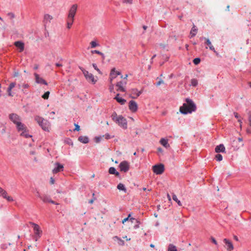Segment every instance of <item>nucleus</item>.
I'll return each instance as SVG.
<instances>
[{"instance_id": "obj_1", "label": "nucleus", "mask_w": 251, "mask_h": 251, "mask_svg": "<svg viewBox=\"0 0 251 251\" xmlns=\"http://www.w3.org/2000/svg\"><path fill=\"white\" fill-rule=\"evenodd\" d=\"M185 101L186 103H183L182 106L179 108L180 112L183 114H187V113H191L196 111V104L191 100L186 99Z\"/></svg>"}, {"instance_id": "obj_2", "label": "nucleus", "mask_w": 251, "mask_h": 251, "mask_svg": "<svg viewBox=\"0 0 251 251\" xmlns=\"http://www.w3.org/2000/svg\"><path fill=\"white\" fill-rule=\"evenodd\" d=\"M34 120L43 130L46 131H50V124L48 120L39 116H35Z\"/></svg>"}, {"instance_id": "obj_3", "label": "nucleus", "mask_w": 251, "mask_h": 251, "mask_svg": "<svg viewBox=\"0 0 251 251\" xmlns=\"http://www.w3.org/2000/svg\"><path fill=\"white\" fill-rule=\"evenodd\" d=\"M112 118L113 121L117 123L119 126L124 129H126L127 124L126 120L122 116H117L116 113H114L112 115Z\"/></svg>"}, {"instance_id": "obj_4", "label": "nucleus", "mask_w": 251, "mask_h": 251, "mask_svg": "<svg viewBox=\"0 0 251 251\" xmlns=\"http://www.w3.org/2000/svg\"><path fill=\"white\" fill-rule=\"evenodd\" d=\"M152 171L156 175H161L164 171V166L162 164L154 165L152 166Z\"/></svg>"}, {"instance_id": "obj_5", "label": "nucleus", "mask_w": 251, "mask_h": 251, "mask_svg": "<svg viewBox=\"0 0 251 251\" xmlns=\"http://www.w3.org/2000/svg\"><path fill=\"white\" fill-rule=\"evenodd\" d=\"M77 8V5L76 4H73L71 7V8L69 10V11L68 15V17L69 18H72V19H74L75 15L76 12Z\"/></svg>"}, {"instance_id": "obj_6", "label": "nucleus", "mask_w": 251, "mask_h": 251, "mask_svg": "<svg viewBox=\"0 0 251 251\" xmlns=\"http://www.w3.org/2000/svg\"><path fill=\"white\" fill-rule=\"evenodd\" d=\"M10 120L16 125L21 121V118L16 114H10L9 116Z\"/></svg>"}, {"instance_id": "obj_7", "label": "nucleus", "mask_w": 251, "mask_h": 251, "mask_svg": "<svg viewBox=\"0 0 251 251\" xmlns=\"http://www.w3.org/2000/svg\"><path fill=\"white\" fill-rule=\"evenodd\" d=\"M119 167L121 171L126 172L129 169V164L127 161H124L120 163Z\"/></svg>"}, {"instance_id": "obj_8", "label": "nucleus", "mask_w": 251, "mask_h": 251, "mask_svg": "<svg viewBox=\"0 0 251 251\" xmlns=\"http://www.w3.org/2000/svg\"><path fill=\"white\" fill-rule=\"evenodd\" d=\"M128 108L132 112L135 113L137 111L138 104L136 101L130 100L128 103Z\"/></svg>"}, {"instance_id": "obj_9", "label": "nucleus", "mask_w": 251, "mask_h": 251, "mask_svg": "<svg viewBox=\"0 0 251 251\" xmlns=\"http://www.w3.org/2000/svg\"><path fill=\"white\" fill-rule=\"evenodd\" d=\"M54 165L55 167L52 170L53 174H56L63 171L64 166L62 164H61L58 162H56L55 163Z\"/></svg>"}, {"instance_id": "obj_10", "label": "nucleus", "mask_w": 251, "mask_h": 251, "mask_svg": "<svg viewBox=\"0 0 251 251\" xmlns=\"http://www.w3.org/2000/svg\"><path fill=\"white\" fill-rule=\"evenodd\" d=\"M0 196L2 197L4 199H5L8 201H13L14 200L13 198L7 195V193L4 189L0 187Z\"/></svg>"}, {"instance_id": "obj_11", "label": "nucleus", "mask_w": 251, "mask_h": 251, "mask_svg": "<svg viewBox=\"0 0 251 251\" xmlns=\"http://www.w3.org/2000/svg\"><path fill=\"white\" fill-rule=\"evenodd\" d=\"M30 224L33 227L35 234L37 236L38 238H39L42 232L40 229L39 226L34 223H30Z\"/></svg>"}, {"instance_id": "obj_12", "label": "nucleus", "mask_w": 251, "mask_h": 251, "mask_svg": "<svg viewBox=\"0 0 251 251\" xmlns=\"http://www.w3.org/2000/svg\"><path fill=\"white\" fill-rule=\"evenodd\" d=\"M223 241L226 244L225 247L227 251H231L234 249L233 245L230 241L226 238H225Z\"/></svg>"}, {"instance_id": "obj_13", "label": "nucleus", "mask_w": 251, "mask_h": 251, "mask_svg": "<svg viewBox=\"0 0 251 251\" xmlns=\"http://www.w3.org/2000/svg\"><path fill=\"white\" fill-rule=\"evenodd\" d=\"M83 73L85 78L88 81L92 82H94V77L93 76V74L89 73L88 71L86 70L83 71Z\"/></svg>"}, {"instance_id": "obj_14", "label": "nucleus", "mask_w": 251, "mask_h": 251, "mask_svg": "<svg viewBox=\"0 0 251 251\" xmlns=\"http://www.w3.org/2000/svg\"><path fill=\"white\" fill-rule=\"evenodd\" d=\"M36 82L39 84H44L46 85H48L47 82L42 77H41L39 75L36 73L34 74Z\"/></svg>"}, {"instance_id": "obj_15", "label": "nucleus", "mask_w": 251, "mask_h": 251, "mask_svg": "<svg viewBox=\"0 0 251 251\" xmlns=\"http://www.w3.org/2000/svg\"><path fill=\"white\" fill-rule=\"evenodd\" d=\"M16 127L19 132H23L24 131H27V127L23 124L21 121L16 125Z\"/></svg>"}, {"instance_id": "obj_16", "label": "nucleus", "mask_w": 251, "mask_h": 251, "mask_svg": "<svg viewBox=\"0 0 251 251\" xmlns=\"http://www.w3.org/2000/svg\"><path fill=\"white\" fill-rule=\"evenodd\" d=\"M53 17L51 15L48 14H46L44 16V19L43 22L44 24L46 25L48 23H50Z\"/></svg>"}, {"instance_id": "obj_17", "label": "nucleus", "mask_w": 251, "mask_h": 251, "mask_svg": "<svg viewBox=\"0 0 251 251\" xmlns=\"http://www.w3.org/2000/svg\"><path fill=\"white\" fill-rule=\"evenodd\" d=\"M126 84V82H123L122 81L118 82L116 84V87H118L117 91H120L121 92H125L126 90L124 88V85H125Z\"/></svg>"}, {"instance_id": "obj_18", "label": "nucleus", "mask_w": 251, "mask_h": 251, "mask_svg": "<svg viewBox=\"0 0 251 251\" xmlns=\"http://www.w3.org/2000/svg\"><path fill=\"white\" fill-rule=\"evenodd\" d=\"M131 93V98L132 99H136L141 94V92L140 91H138L136 89H132Z\"/></svg>"}, {"instance_id": "obj_19", "label": "nucleus", "mask_w": 251, "mask_h": 251, "mask_svg": "<svg viewBox=\"0 0 251 251\" xmlns=\"http://www.w3.org/2000/svg\"><path fill=\"white\" fill-rule=\"evenodd\" d=\"M14 45L20 49V51L22 52L24 50V43L21 41H16L14 43Z\"/></svg>"}, {"instance_id": "obj_20", "label": "nucleus", "mask_w": 251, "mask_h": 251, "mask_svg": "<svg viewBox=\"0 0 251 251\" xmlns=\"http://www.w3.org/2000/svg\"><path fill=\"white\" fill-rule=\"evenodd\" d=\"M103 138H105L106 139H108L110 138V135L108 134H106L104 135L100 136L95 138V142L99 143L100 142Z\"/></svg>"}, {"instance_id": "obj_21", "label": "nucleus", "mask_w": 251, "mask_h": 251, "mask_svg": "<svg viewBox=\"0 0 251 251\" xmlns=\"http://www.w3.org/2000/svg\"><path fill=\"white\" fill-rule=\"evenodd\" d=\"M202 38L204 39L206 41L205 44L208 46L209 49L214 52H216L215 48H214L213 46L212 45L211 42H210L209 39L208 38H206L205 37H204Z\"/></svg>"}, {"instance_id": "obj_22", "label": "nucleus", "mask_w": 251, "mask_h": 251, "mask_svg": "<svg viewBox=\"0 0 251 251\" xmlns=\"http://www.w3.org/2000/svg\"><path fill=\"white\" fill-rule=\"evenodd\" d=\"M215 151L216 152H224L225 151V148L223 144H220L215 148Z\"/></svg>"}, {"instance_id": "obj_23", "label": "nucleus", "mask_w": 251, "mask_h": 251, "mask_svg": "<svg viewBox=\"0 0 251 251\" xmlns=\"http://www.w3.org/2000/svg\"><path fill=\"white\" fill-rule=\"evenodd\" d=\"M78 140L84 144H86L89 142V138L87 136H81L78 137Z\"/></svg>"}, {"instance_id": "obj_24", "label": "nucleus", "mask_w": 251, "mask_h": 251, "mask_svg": "<svg viewBox=\"0 0 251 251\" xmlns=\"http://www.w3.org/2000/svg\"><path fill=\"white\" fill-rule=\"evenodd\" d=\"M160 143L161 144L162 146H163L164 147L167 148L170 147L169 144H168V141L167 139H165L164 138H162L160 141Z\"/></svg>"}, {"instance_id": "obj_25", "label": "nucleus", "mask_w": 251, "mask_h": 251, "mask_svg": "<svg viewBox=\"0 0 251 251\" xmlns=\"http://www.w3.org/2000/svg\"><path fill=\"white\" fill-rule=\"evenodd\" d=\"M95 54H98V55H99L100 57H99V59L102 62H103L104 59H105V56L104 55V54L100 51H98V50H95Z\"/></svg>"}, {"instance_id": "obj_26", "label": "nucleus", "mask_w": 251, "mask_h": 251, "mask_svg": "<svg viewBox=\"0 0 251 251\" xmlns=\"http://www.w3.org/2000/svg\"><path fill=\"white\" fill-rule=\"evenodd\" d=\"M109 173L112 175H115L117 176H118L120 175L119 173L116 171L114 167H110L109 169Z\"/></svg>"}, {"instance_id": "obj_27", "label": "nucleus", "mask_w": 251, "mask_h": 251, "mask_svg": "<svg viewBox=\"0 0 251 251\" xmlns=\"http://www.w3.org/2000/svg\"><path fill=\"white\" fill-rule=\"evenodd\" d=\"M38 196L44 202H49L50 201V199L47 196H40L39 193H37Z\"/></svg>"}, {"instance_id": "obj_28", "label": "nucleus", "mask_w": 251, "mask_h": 251, "mask_svg": "<svg viewBox=\"0 0 251 251\" xmlns=\"http://www.w3.org/2000/svg\"><path fill=\"white\" fill-rule=\"evenodd\" d=\"M115 72V69L113 68L111 70V72L110 74V80L111 82H112V81L113 80V79H114L115 78H116L117 76Z\"/></svg>"}, {"instance_id": "obj_29", "label": "nucleus", "mask_w": 251, "mask_h": 251, "mask_svg": "<svg viewBox=\"0 0 251 251\" xmlns=\"http://www.w3.org/2000/svg\"><path fill=\"white\" fill-rule=\"evenodd\" d=\"M74 21V19L69 18L68 17L67 18V28L68 29L71 28L72 25L73 24Z\"/></svg>"}, {"instance_id": "obj_30", "label": "nucleus", "mask_w": 251, "mask_h": 251, "mask_svg": "<svg viewBox=\"0 0 251 251\" xmlns=\"http://www.w3.org/2000/svg\"><path fill=\"white\" fill-rule=\"evenodd\" d=\"M198 31V29L196 28V26L194 25L193 27L192 28L191 31H190V36L191 37H193L195 36Z\"/></svg>"}, {"instance_id": "obj_31", "label": "nucleus", "mask_w": 251, "mask_h": 251, "mask_svg": "<svg viewBox=\"0 0 251 251\" xmlns=\"http://www.w3.org/2000/svg\"><path fill=\"white\" fill-rule=\"evenodd\" d=\"M172 198L174 201H175L176 202H177V203L178 204V205L179 206L182 205L181 202H180V201L179 200H178L177 196L175 194H174L173 195Z\"/></svg>"}, {"instance_id": "obj_32", "label": "nucleus", "mask_w": 251, "mask_h": 251, "mask_svg": "<svg viewBox=\"0 0 251 251\" xmlns=\"http://www.w3.org/2000/svg\"><path fill=\"white\" fill-rule=\"evenodd\" d=\"M168 251H177L176 248L175 246H174L173 244H170L168 249Z\"/></svg>"}, {"instance_id": "obj_33", "label": "nucleus", "mask_w": 251, "mask_h": 251, "mask_svg": "<svg viewBox=\"0 0 251 251\" xmlns=\"http://www.w3.org/2000/svg\"><path fill=\"white\" fill-rule=\"evenodd\" d=\"M117 188L120 190L124 191L125 192H126V189L122 183H119L117 186Z\"/></svg>"}, {"instance_id": "obj_34", "label": "nucleus", "mask_w": 251, "mask_h": 251, "mask_svg": "<svg viewBox=\"0 0 251 251\" xmlns=\"http://www.w3.org/2000/svg\"><path fill=\"white\" fill-rule=\"evenodd\" d=\"M27 132H28V130L27 129V131H24L22 132L20 135H21V136H24L25 138L31 137V136L29 135Z\"/></svg>"}, {"instance_id": "obj_35", "label": "nucleus", "mask_w": 251, "mask_h": 251, "mask_svg": "<svg viewBox=\"0 0 251 251\" xmlns=\"http://www.w3.org/2000/svg\"><path fill=\"white\" fill-rule=\"evenodd\" d=\"M116 100L122 105L124 104L126 102V100L122 98H118Z\"/></svg>"}, {"instance_id": "obj_36", "label": "nucleus", "mask_w": 251, "mask_h": 251, "mask_svg": "<svg viewBox=\"0 0 251 251\" xmlns=\"http://www.w3.org/2000/svg\"><path fill=\"white\" fill-rule=\"evenodd\" d=\"M191 85L193 86H196L198 85V80L196 79L193 78L191 80Z\"/></svg>"}, {"instance_id": "obj_37", "label": "nucleus", "mask_w": 251, "mask_h": 251, "mask_svg": "<svg viewBox=\"0 0 251 251\" xmlns=\"http://www.w3.org/2000/svg\"><path fill=\"white\" fill-rule=\"evenodd\" d=\"M215 159L218 161H222L223 159V156L220 154H217L215 155Z\"/></svg>"}, {"instance_id": "obj_38", "label": "nucleus", "mask_w": 251, "mask_h": 251, "mask_svg": "<svg viewBox=\"0 0 251 251\" xmlns=\"http://www.w3.org/2000/svg\"><path fill=\"white\" fill-rule=\"evenodd\" d=\"M157 79H158L159 80L156 83V86H159L161 84H165V82H164V81L163 80H162L161 79H159L158 77L157 78Z\"/></svg>"}, {"instance_id": "obj_39", "label": "nucleus", "mask_w": 251, "mask_h": 251, "mask_svg": "<svg viewBox=\"0 0 251 251\" xmlns=\"http://www.w3.org/2000/svg\"><path fill=\"white\" fill-rule=\"evenodd\" d=\"M49 95L50 92L47 91L44 93V94L42 96V97L45 100H47L49 98Z\"/></svg>"}, {"instance_id": "obj_40", "label": "nucleus", "mask_w": 251, "mask_h": 251, "mask_svg": "<svg viewBox=\"0 0 251 251\" xmlns=\"http://www.w3.org/2000/svg\"><path fill=\"white\" fill-rule=\"evenodd\" d=\"M129 221L132 223H139V221L138 220H137L134 218H130L129 219Z\"/></svg>"}, {"instance_id": "obj_41", "label": "nucleus", "mask_w": 251, "mask_h": 251, "mask_svg": "<svg viewBox=\"0 0 251 251\" xmlns=\"http://www.w3.org/2000/svg\"><path fill=\"white\" fill-rule=\"evenodd\" d=\"M201 59L199 58H196L193 60V63L195 65H198L200 63Z\"/></svg>"}, {"instance_id": "obj_42", "label": "nucleus", "mask_w": 251, "mask_h": 251, "mask_svg": "<svg viewBox=\"0 0 251 251\" xmlns=\"http://www.w3.org/2000/svg\"><path fill=\"white\" fill-rule=\"evenodd\" d=\"M19 88H21V87L24 88H27L29 87V85L27 84H23L22 86L21 85H19Z\"/></svg>"}, {"instance_id": "obj_43", "label": "nucleus", "mask_w": 251, "mask_h": 251, "mask_svg": "<svg viewBox=\"0 0 251 251\" xmlns=\"http://www.w3.org/2000/svg\"><path fill=\"white\" fill-rule=\"evenodd\" d=\"M74 125L75 126V128L74 130H76V131H79L80 129L79 126L77 124H75Z\"/></svg>"}, {"instance_id": "obj_44", "label": "nucleus", "mask_w": 251, "mask_h": 251, "mask_svg": "<svg viewBox=\"0 0 251 251\" xmlns=\"http://www.w3.org/2000/svg\"><path fill=\"white\" fill-rule=\"evenodd\" d=\"M16 85L15 82H12L10 84L8 88L12 89Z\"/></svg>"}, {"instance_id": "obj_45", "label": "nucleus", "mask_w": 251, "mask_h": 251, "mask_svg": "<svg viewBox=\"0 0 251 251\" xmlns=\"http://www.w3.org/2000/svg\"><path fill=\"white\" fill-rule=\"evenodd\" d=\"M123 2L126 4H132V0H123Z\"/></svg>"}, {"instance_id": "obj_46", "label": "nucleus", "mask_w": 251, "mask_h": 251, "mask_svg": "<svg viewBox=\"0 0 251 251\" xmlns=\"http://www.w3.org/2000/svg\"><path fill=\"white\" fill-rule=\"evenodd\" d=\"M11 91H12L11 89L8 88L7 92H8V94L9 96H13V94H12Z\"/></svg>"}, {"instance_id": "obj_47", "label": "nucleus", "mask_w": 251, "mask_h": 251, "mask_svg": "<svg viewBox=\"0 0 251 251\" xmlns=\"http://www.w3.org/2000/svg\"><path fill=\"white\" fill-rule=\"evenodd\" d=\"M242 118H240L238 120V122L240 124V129H242Z\"/></svg>"}, {"instance_id": "obj_48", "label": "nucleus", "mask_w": 251, "mask_h": 251, "mask_svg": "<svg viewBox=\"0 0 251 251\" xmlns=\"http://www.w3.org/2000/svg\"><path fill=\"white\" fill-rule=\"evenodd\" d=\"M90 44H91V48H94V41H91V42L90 43ZM90 47H89L88 48V50H89L90 49Z\"/></svg>"}, {"instance_id": "obj_49", "label": "nucleus", "mask_w": 251, "mask_h": 251, "mask_svg": "<svg viewBox=\"0 0 251 251\" xmlns=\"http://www.w3.org/2000/svg\"><path fill=\"white\" fill-rule=\"evenodd\" d=\"M234 115L235 117L236 118H237L238 120L239 119H240V118H241L240 117V116L239 115V114H238L237 113H236V112H234Z\"/></svg>"}, {"instance_id": "obj_50", "label": "nucleus", "mask_w": 251, "mask_h": 251, "mask_svg": "<svg viewBox=\"0 0 251 251\" xmlns=\"http://www.w3.org/2000/svg\"><path fill=\"white\" fill-rule=\"evenodd\" d=\"M95 70H96L99 74L102 75V73L101 72V71H100V70L98 68H97V67L95 66Z\"/></svg>"}, {"instance_id": "obj_51", "label": "nucleus", "mask_w": 251, "mask_h": 251, "mask_svg": "<svg viewBox=\"0 0 251 251\" xmlns=\"http://www.w3.org/2000/svg\"><path fill=\"white\" fill-rule=\"evenodd\" d=\"M136 224H136L134 226V228H135V229H137L139 227V224H140V223L139 222V223H136Z\"/></svg>"}, {"instance_id": "obj_52", "label": "nucleus", "mask_w": 251, "mask_h": 251, "mask_svg": "<svg viewBox=\"0 0 251 251\" xmlns=\"http://www.w3.org/2000/svg\"><path fill=\"white\" fill-rule=\"evenodd\" d=\"M211 240H212V242L214 244H215V245L217 244V242L216 240L214 238H211Z\"/></svg>"}, {"instance_id": "obj_53", "label": "nucleus", "mask_w": 251, "mask_h": 251, "mask_svg": "<svg viewBox=\"0 0 251 251\" xmlns=\"http://www.w3.org/2000/svg\"><path fill=\"white\" fill-rule=\"evenodd\" d=\"M128 220H129L128 217L125 218L124 220H123L122 223L125 224V223L126 222V221H127Z\"/></svg>"}, {"instance_id": "obj_54", "label": "nucleus", "mask_w": 251, "mask_h": 251, "mask_svg": "<svg viewBox=\"0 0 251 251\" xmlns=\"http://www.w3.org/2000/svg\"><path fill=\"white\" fill-rule=\"evenodd\" d=\"M50 183L51 184H53L54 183V180L53 179V178L52 177H51L50 178Z\"/></svg>"}, {"instance_id": "obj_55", "label": "nucleus", "mask_w": 251, "mask_h": 251, "mask_svg": "<svg viewBox=\"0 0 251 251\" xmlns=\"http://www.w3.org/2000/svg\"><path fill=\"white\" fill-rule=\"evenodd\" d=\"M19 75V73L18 72H15L14 74V77H17Z\"/></svg>"}, {"instance_id": "obj_56", "label": "nucleus", "mask_w": 251, "mask_h": 251, "mask_svg": "<svg viewBox=\"0 0 251 251\" xmlns=\"http://www.w3.org/2000/svg\"><path fill=\"white\" fill-rule=\"evenodd\" d=\"M246 132L248 134H251V129L249 128H247L246 129Z\"/></svg>"}, {"instance_id": "obj_57", "label": "nucleus", "mask_w": 251, "mask_h": 251, "mask_svg": "<svg viewBox=\"0 0 251 251\" xmlns=\"http://www.w3.org/2000/svg\"><path fill=\"white\" fill-rule=\"evenodd\" d=\"M55 65H56V66H57L58 67H62V64H60V63H56Z\"/></svg>"}, {"instance_id": "obj_58", "label": "nucleus", "mask_w": 251, "mask_h": 251, "mask_svg": "<svg viewBox=\"0 0 251 251\" xmlns=\"http://www.w3.org/2000/svg\"><path fill=\"white\" fill-rule=\"evenodd\" d=\"M49 202L51 203L52 204H57L56 203H55V202L54 201L51 200V199L50 200V201H49Z\"/></svg>"}, {"instance_id": "obj_59", "label": "nucleus", "mask_w": 251, "mask_h": 251, "mask_svg": "<svg viewBox=\"0 0 251 251\" xmlns=\"http://www.w3.org/2000/svg\"><path fill=\"white\" fill-rule=\"evenodd\" d=\"M115 73H116V75L117 76H118V75H121L120 72H119L118 71H115Z\"/></svg>"}, {"instance_id": "obj_60", "label": "nucleus", "mask_w": 251, "mask_h": 251, "mask_svg": "<svg viewBox=\"0 0 251 251\" xmlns=\"http://www.w3.org/2000/svg\"><path fill=\"white\" fill-rule=\"evenodd\" d=\"M167 198H168V200H169V201H170L171 200V197H170V195H169V194H168V195H167Z\"/></svg>"}, {"instance_id": "obj_61", "label": "nucleus", "mask_w": 251, "mask_h": 251, "mask_svg": "<svg viewBox=\"0 0 251 251\" xmlns=\"http://www.w3.org/2000/svg\"><path fill=\"white\" fill-rule=\"evenodd\" d=\"M119 95H119V94H117V95H116V96L114 98V99H115L116 100H117V99L118 98H120V97H119Z\"/></svg>"}, {"instance_id": "obj_62", "label": "nucleus", "mask_w": 251, "mask_h": 251, "mask_svg": "<svg viewBox=\"0 0 251 251\" xmlns=\"http://www.w3.org/2000/svg\"><path fill=\"white\" fill-rule=\"evenodd\" d=\"M238 140L239 142H242L243 141V139H242V138H240V137H239V138H238Z\"/></svg>"}, {"instance_id": "obj_63", "label": "nucleus", "mask_w": 251, "mask_h": 251, "mask_svg": "<svg viewBox=\"0 0 251 251\" xmlns=\"http://www.w3.org/2000/svg\"><path fill=\"white\" fill-rule=\"evenodd\" d=\"M234 239L236 241H238V237H237L236 236H234Z\"/></svg>"}, {"instance_id": "obj_64", "label": "nucleus", "mask_w": 251, "mask_h": 251, "mask_svg": "<svg viewBox=\"0 0 251 251\" xmlns=\"http://www.w3.org/2000/svg\"><path fill=\"white\" fill-rule=\"evenodd\" d=\"M157 150L159 152H162V149L161 148H158Z\"/></svg>"}]
</instances>
